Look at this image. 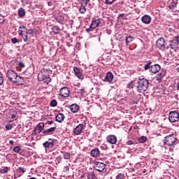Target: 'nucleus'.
I'll use <instances>...</instances> for the list:
<instances>
[{
    "label": "nucleus",
    "instance_id": "8",
    "mask_svg": "<svg viewBox=\"0 0 179 179\" xmlns=\"http://www.w3.org/2000/svg\"><path fill=\"white\" fill-rule=\"evenodd\" d=\"M17 73H16V72H15V71L13 70H8L6 72V78H8V79L9 80H10V82H14L15 79L17 78Z\"/></svg>",
    "mask_w": 179,
    "mask_h": 179
},
{
    "label": "nucleus",
    "instance_id": "44",
    "mask_svg": "<svg viewBox=\"0 0 179 179\" xmlns=\"http://www.w3.org/2000/svg\"><path fill=\"white\" fill-rule=\"evenodd\" d=\"M105 3L106 5H113V3H114V0H106Z\"/></svg>",
    "mask_w": 179,
    "mask_h": 179
},
{
    "label": "nucleus",
    "instance_id": "58",
    "mask_svg": "<svg viewBox=\"0 0 179 179\" xmlns=\"http://www.w3.org/2000/svg\"><path fill=\"white\" fill-rule=\"evenodd\" d=\"M9 143H10V145H13V143H15V142L11 140V141H10Z\"/></svg>",
    "mask_w": 179,
    "mask_h": 179
},
{
    "label": "nucleus",
    "instance_id": "30",
    "mask_svg": "<svg viewBox=\"0 0 179 179\" xmlns=\"http://www.w3.org/2000/svg\"><path fill=\"white\" fill-rule=\"evenodd\" d=\"M52 31L55 33V34H59V31H61V29L58 27V26H55L52 28Z\"/></svg>",
    "mask_w": 179,
    "mask_h": 179
},
{
    "label": "nucleus",
    "instance_id": "18",
    "mask_svg": "<svg viewBox=\"0 0 179 179\" xmlns=\"http://www.w3.org/2000/svg\"><path fill=\"white\" fill-rule=\"evenodd\" d=\"M160 69H161L160 65L159 64L152 65L151 69H150V72H151L152 73H157V72H159Z\"/></svg>",
    "mask_w": 179,
    "mask_h": 179
},
{
    "label": "nucleus",
    "instance_id": "13",
    "mask_svg": "<svg viewBox=\"0 0 179 179\" xmlns=\"http://www.w3.org/2000/svg\"><path fill=\"white\" fill-rule=\"evenodd\" d=\"M106 141L111 145H115L117 143V137L114 135H110L106 137Z\"/></svg>",
    "mask_w": 179,
    "mask_h": 179
},
{
    "label": "nucleus",
    "instance_id": "63",
    "mask_svg": "<svg viewBox=\"0 0 179 179\" xmlns=\"http://www.w3.org/2000/svg\"><path fill=\"white\" fill-rule=\"evenodd\" d=\"M81 92H85V90H81Z\"/></svg>",
    "mask_w": 179,
    "mask_h": 179
},
{
    "label": "nucleus",
    "instance_id": "60",
    "mask_svg": "<svg viewBox=\"0 0 179 179\" xmlns=\"http://www.w3.org/2000/svg\"><path fill=\"white\" fill-rule=\"evenodd\" d=\"M57 160H60V161H61V160H62V157H57Z\"/></svg>",
    "mask_w": 179,
    "mask_h": 179
},
{
    "label": "nucleus",
    "instance_id": "40",
    "mask_svg": "<svg viewBox=\"0 0 179 179\" xmlns=\"http://www.w3.org/2000/svg\"><path fill=\"white\" fill-rule=\"evenodd\" d=\"M29 34L30 36H34V31L33 29H28L27 31V34Z\"/></svg>",
    "mask_w": 179,
    "mask_h": 179
},
{
    "label": "nucleus",
    "instance_id": "36",
    "mask_svg": "<svg viewBox=\"0 0 179 179\" xmlns=\"http://www.w3.org/2000/svg\"><path fill=\"white\" fill-rule=\"evenodd\" d=\"M22 150V148H20V146H15L13 148V152L15 153H20V152Z\"/></svg>",
    "mask_w": 179,
    "mask_h": 179
},
{
    "label": "nucleus",
    "instance_id": "53",
    "mask_svg": "<svg viewBox=\"0 0 179 179\" xmlns=\"http://www.w3.org/2000/svg\"><path fill=\"white\" fill-rule=\"evenodd\" d=\"M127 145H134V141L132 140L127 141Z\"/></svg>",
    "mask_w": 179,
    "mask_h": 179
},
{
    "label": "nucleus",
    "instance_id": "24",
    "mask_svg": "<svg viewBox=\"0 0 179 179\" xmlns=\"http://www.w3.org/2000/svg\"><path fill=\"white\" fill-rule=\"evenodd\" d=\"M57 129V127H51L50 129L44 130L42 134H44L45 135H50L51 133L55 132Z\"/></svg>",
    "mask_w": 179,
    "mask_h": 179
},
{
    "label": "nucleus",
    "instance_id": "28",
    "mask_svg": "<svg viewBox=\"0 0 179 179\" xmlns=\"http://www.w3.org/2000/svg\"><path fill=\"white\" fill-rule=\"evenodd\" d=\"M8 171L9 168L8 166H2L1 168H0V173L1 174H3L4 173H8Z\"/></svg>",
    "mask_w": 179,
    "mask_h": 179
},
{
    "label": "nucleus",
    "instance_id": "59",
    "mask_svg": "<svg viewBox=\"0 0 179 179\" xmlns=\"http://www.w3.org/2000/svg\"><path fill=\"white\" fill-rule=\"evenodd\" d=\"M177 90H179V82L176 85Z\"/></svg>",
    "mask_w": 179,
    "mask_h": 179
},
{
    "label": "nucleus",
    "instance_id": "11",
    "mask_svg": "<svg viewBox=\"0 0 179 179\" xmlns=\"http://www.w3.org/2000/svg\"><path fill=\"white\" fill-rule=\"evenodd\" d=\"M55 142V140L52 138H50L48 141L43 143V145L45 149H48L50 148H52L54 146V143Z\"/></svg>",
    "mask_w": 179,
    "mask_h": 179
},
{
    "label": "nucleus",
    "instance_id": "55",
    "mask_svg": "<svg viewBox=\"0 0 179 179\" xmlns=\"http://www.w3.org/2000/svg\"><path fill=\"white\" fill-rule=\"evenodd\" d=\"M120 17H125V14L122 13V14L119 15L117 18L120 19Z\"/></svg>",
    "mask_w": 179,
    "mask_h": 179
},
{
    "label": "nucleus",
    "instance_id": "35",
    "mask_svg": "<svg viewBox=\"0 0 179 179\" xmlns=\"http://www.w3.org/2000/svg\"><path fill=\"white\" fill-rule=\"evenodd\" d=\"M147 138L146 136H141L140 138H138V142H140V143H145V142H146L147 141Z\"/></svg>",
    "mask_w": 179,
    "mask_h": 179
},
{
    "label": "nucleus",
    "instance_id": "48",
    "mask_svg": "<svg viewBox=\"0 0 179 179\" xmlns=\"http://www.w3.org/2000/svg\"><path fill=\"white\" fill-rule=\"evenodd\" d=\"M5 22V17H3L2 15H0V24H2Z\"/></svg>",
    "mask_w": 179,
    "mask_h": 179
},
{
    "label": "nucleus",
    "instance_id": "1",
    "mask_svg": "<svg viewBox=\"0 0 179 179\" xmlns=\"http://www.w3.org/2000/svg\"><path fill=\"white\" fill-rule=\"evenodd\" d=\"M149 87V81L146 78H141L137 82V91L139 93L146 92Z\"/></svg>",
    "mask_w": 179,
    "mask_h": 179
},
{
    "label": "nucleus",
    "instance_id": "25",
    "mask_svg": "<svg viewBox=\"0 0 179 179\" xmlns=\"http://www.w3.org/2000/svg\"><path fill=\"white\" fill-rule=\"evenodd\" d=\"M135 40V38L132 36H129L126 38V45H131V43Z\"/></svg>",
    "mask_w": 179,
    "mask_h": 179
},
{
    "label": "nucleus",
    "instance_id": "45",
    "mask_svg": "<svg viewBox=\"0 0 179 179\" xmlns=\"http://www.w3.org/2000/svg\"><path fill=\"white\" fill-rule=\"evenodd\" d=\"M11 43L13 44H16V43H19V40L17 39V38H11Z\"/></svg>",
    "mask_w": 179,
    "mask_h": 179
},
{
    "label": "nucleus",
    "instance_id": "17",
    "mask_svg": "<svg viewBox=\"0 0 179 179\" xmlns=\"http://www.w3.org/2000/svg\"><path fill=\"white\" fill-rule=\"evenodd\" d=\"M141 21L144 24H150V23L152 22V17H150V15H145L142 17Z\"/></svg>",
    "mask_w": 179,
    "mask_h": 179
},
{
    "label": "nucleus",
    "instance_id": "54",
    "mask_svg": "<svg viewBox=\"0 0 179 179\" xmlns=\"http://www.w3.org/2000/svg\"><path fill=\"white\" fill-rule=\"evenodd\" d=\"M18 65L20 68H24V64L23 62H20Z\"/></svg>",
    "mask_w": 179,
    "mask_h": 179
},
{
    "label": "nucleus",
    "instance_id": "42",
    "mask_svg": "<svg viewBox=\"0 0 179 179\" xmlns=\"http://www.w3.org/2000/svg\"><path fill=\"white\" fill-rule=\"evenodd\" d=\"M125 177V176H124V173H119L117 176H116V179H124Z\"/></svg>",
    "mask_w": 179,
    "mask_h": 179
},
{
    "label": "nucleus",
    "instance_id": "62",
    "mask_svg": "<svg viewBox=\"0 0 179 179\" xmlns=\"http://www.w3.org/2000/svg\"><path fill=\"white\" fill-rule=\"evenodd\" d=\"M178 72H179V68L177 69Z\"/></svg>",
    "mask_w": 179,
    "mask_h": 179
},
{
    "label": "nucleus",
    "instance_id": "22",
    "mask_svg": "<svg viewBox=\"0 0 179 179\" xmlns=\"http://www.w3.org/2000/svg\"><path fill=\"white\" fill-rule=\"evenodd\" d=\"M18 33L20 36H23L24 34H27V28L26 27L22 25L19 27Z\"/></svg>",
    "mask_w": 179,
    "mask_h": 179
},
{
    "label": "nucleus",
    "instance_id": "32",
    "mask_svg": "<svg viewBox=\"0 0 179 179\" xmlns=\"http://www.w3.org/2000/svg\"><path fill=\"white\" fill-rule=\"evenodd\" d=\"M144 69L145 71H148V69H152V62H150L147 64H145Z\"/></svg>",
    "mask_w": 179,
    "mask_h": 179
},
{
    "label": "nucleus",
    "instance_id": "5",
    "mask_svg": "<svg viewBox=\"0 0 179 179\" xmlns=\"http://www.w3.org/2000/svg\"><path fill=\"white\" fill-rule=\"evenodd\" d=\"M169 120L170 122H178L179 114L176 111H171L169 113Z\"/></svg>",
    "mask_w": 179,
    "mask_h": 179
},
{
    "label": "nucleus",
    "instance_id": "49",
    "mask_svg": "<svg viewBox=\"0 0 179 179\" xmlns=\"http://www.w3.org/2000/svg\"><path fill=\"white\" fill-rule=\"evenodd\" d=\"M127 87L129 89H134V82L131 81L130 83L128 84Z\"/></svg>",
    "mask_w": 179,
    "mask_h": 179
},
{
    "label": "nucleus",
    "instance_id": "61",
    "mask_svg": "<svg viewBox=\"0 0 179 179\" xmlns=\"http://www.w3.org/2000/svg\"><path fill=\"white\" fill-rule=\"evenodd\" d=\"M83 177H85V175H81L80 176V178H83Z\"/></svg>",
    "mask_w": 179,
    "mask_h": 179
},
{
    "label": "nucleus",
    "instance_id": "41",
    "mask_svg": "<svg viewBox=\"0 0 179 179\" xmlns=\"http://www.w3.org/2000/svg\"><path fill=\"white\" fill-rule=\"evenodd\" d=\"M176 2L173 1L171 3V4L169 6V9H173V8H176Z\"/></svg>",
    "mask_w": 179,
    "mask_h": 179
},
{
    "label": "nucleus",
    "instance_id": "14",
    "mask_svg": "<svg viewBox=\"0 0 179 179\" xmlns=\"http://www.w3.org/2000/svg\"><path fill=\"white\" fill-rule=\"evenodd\" d=\"M13 83H16V85H18V86H20L22 85H24V78L23 77H20V76L17 75V77H15Z\"/></svg>",
    "mask_w": 179,
    "mask_h": 179
},
{
    "label": "nucleus",
    "instance_id": "39",
    "mask_svg": "<svg viewBox=\"0 0 179 179\" xmlns=\"http://www.w3.org/2000/svg\"><path fill=\"white\" fill-rule=\"evenodd\" d=\"M12 128H13V125H12L11 124H7L6 125V129L7 131H10V129H12Z\"/></svg>",
    "mask_w": 179,
    "mask_h": 179
},
{
    "label": "nucleus",
    "instance_id": "37",
    "mask_svg": "<svg viewBox=\"0 0 179 179\" xmlns=\"http://www.w3.org/2000/svg\"><path fill=\"white\" fill-rule=\"evenodd\" d=\"M57 104H58V102H57V100H55V99H53L50 102L51 107H57Z\"/></svg>",
    "mask_w": 179,
    "mask_h": 179
},
{
    "label": "nucleus",
    "instance_id": "21",
    "mask_svg": "<svg viewBox=\"0 0 179 179\" xmlns=\"http://www.w3.org/2000/svg\"><path fill=\"white\" fill-rule=\"evenodd\" d=\"M24 75L27 78V79H29V78L31 77V75H33L34 71H33V69L31 68H28L25 71H24Z\"/></svg>",
    "mask_w": 179,
    "mask_h": 179
},
{
    "label": "nucleus",
    "instance_id": "51",
    "mask_svg": "<svg viewBox=\"0 0 179 179\" xmlns=\"http://www.w3.org/2000/svg\"><path fill=\"white\" fill-rule=\"evenodd\" d=\"M18 171H20L22 174H24V169H23L22 167H19L18 168Z\"/></svg>",
    "mask_w": 179,
    "mask_h": 179
},
{
    "label": "nucleus",
    "instance_id": "38",
    "mask_svg": "<svg viewBox=\"0 0 179 179\" xmlns=\"http://www.w3.org/2000/svg\"><path fill=\"white\" fill-rule=\"evenodd\" d=\"M94 29H96L95 27H93V25L91 24V25L90 26V27L88 29H86V31L87 33H90V31H93V30H94Z\"/></svg>",
    "mask_w": 179,
    "mask_h": 179
},
{
    "label": "nucleus",
    "instance_id": "33",
    "mask_svg": "<svg viewBox=\"0 0 179 179\" xmlns=\"http://www.w3.org/2000/svg\"><path fill=\"white\" fill-rule=\"evenodd\" d=\"M89 2H90V0H80V5L87 6Z\"/></svg>",
    "mask_w": 179,
    "mask_h": 179
},
{
    "label": "nucleus",
    "instance_id": "10",
    "mask_svg": "<svg viewBox=\"0 0 179 179\" xmlns=\"http://www.w3.org/2000/svg\"><path fill=\"white\" fill-rule=\"evenodd\" d=\"M59 94L62 96V97H69V94H71V92L69 91V88L66 87H62L59 90Z\"/></svg>",
    "mask_w": 179,
    "mask_h": 179
},
{
    "label": "nucleus",
    "instance_id": "46",
    "mask_svg": "<svg viewBox=\"0 0 179 179\" xmlns=\"http://www.w3.org/2000/svg\"><path fill=\"white\" fill-rule=\"evenodd\" d=\"M165 145L166 144H164V143L162 144V143H160L159 144V147L161 148L162 149V150H166V148Z\"/></svg>",
    "mask_w": 179,
    "mask_h": 179
},
{
    "label": "nucleus",
    "instance_id": "4",
    "mask_svg": "<svg viewBox=\"0 0 179 179\" xmlns=\"http://www.w3.org/2000/svg\"><path fill=\"white\" fill-rule=\"evenodd\" d=\"M107 165L100 162H96L94 164V168L96 171L99 173H106L107 171Z\"/></svg>",
    "mask_w": 179,
    "mask_h": 179
},
{
    "label": "nucleus",
    "instance_id": "3",
    "mask_svg": "<svg viewBox=\"0 0 179 179\" xmlns=\"http://www.w3.org/2000/svg\"><path fill=\"white\" fill-rule=\"evenodd\" d=\"M178 139L174 134H169L164 138V145H167L168 146H173L176 145Z\"/></svg>",
    "mask_w": 179,
    "mask_h": 179
},
{
    "label": "nucleus",
    "instance_id": "23",
    "mask_svg": "<svg viewBox=\"0 0 179 179\" xmlns=\"http://www.w3.org/2000/svg\"><path fill=\"white\" fill-rule=\"evenodd\" d=\"M65 120V115L62 113H59L56 117H55V121L57 122H62Z\"/></svg>",
    "mask_w": 179,
    "mask_h": 179
},
{
    "label": "nucleus",
    "instance_id": "16",
    "mask_svg": "<svg viewBox=\"0 0 179 179\" xmlns=\"http://www.w3.org/2000/svg\"><path fill=\"white\" fill-rule=\"evenodd\" d=\"M82 131H83V124H80L73 130V134L74 135H80L82 134Z\"/></svg>",
    "mask_w": 179,
    "mask_h": 179
},
{
    "label": "nucleus",
    "instance_id": "52",
    "mask_svg": "<svg viewBox=\"0 0 179 179\" xmlns=\"http://www.w3.org/2000/svg\"><path fill=\"white\" fill-rule=\"evenodd\" d=\"M57 20L59 23H61V22H62V20H64V17L63 16H60V19L59 18H57Z\"/></svg>",
    "mask_w": 179,
    "mask_h": 179
},
{
    "label": "nucleus",
    "instance_id": "20",
    "mask_svg": "<svg viewBox=\"0 0 179 179\" xmlns=\"http://www.w3.org/2000/svg\"><path fill=\"white\" fill-rule=\"evenodd\" d=\"M69 108L71 111V113H76L78 111H79L80 106H78L76 103H73L69 106Z\"/></svg>",
    "mask_w": 179,
    "mask_h": 179
},
{
    "label": "nucleus",
    "instance_id": "9",
    "mask_svg": "<svg viewBox=\"0 0 179 179\" xmlns=\"http://www.w3.org/2000/svg\"><path fill=\"white\" fill-rule=\"evenodd\" d=\"M44 127H45L44 123H43V122L39 123L36 126V127H35L34 129V135L37 136V135H38V134H41L43 131V130L44 129Z\"/></svg>",
    "mask_w": 179,
    "mask_h": 179
},
{
    "label": "nucleus",
    "instance_id": "50",
    "mask_svg": "<svg viewBox=\"0 0 179 179\" xmlns=\"http://www.w3.org/2000/svg\"><path fill=\"white\" fill-rule=\"evenodd\" d=\"M63 171H64V173L69 171V166H64L63 169Z\"/></svg>",
    "mask_w": 179,
    "mask_h": 179
},
{
    "label": "nucleus",
    "instance_id": "12",
    "mask_svg": "<svg viewBox=\"0 0 179 179\" xmlns=\"http://www.w3.org/2000/svg\"><path fill=\"white\" fill-rule=\"evenodd\" d=\"M74 73L78 78V79H80L81 80H83L85 79V76L82 75V73L80 72V69L78 68L77 66H75L73 69Z\"/></svg>",
    "mask_w": 179,
    "mask_h": 179
},
{
    "label": "nucleus",
    "instance_id": "26",
    "mask_svg": "<svg viewBox=\"0 0 179 179\" xmlns=\"http://www.w3.org/2000/svg\"><path fill=\"white\" fill-rule=\"evenodd\" d=\"M101 22L100 21V19H97L93 20L91 24L96 29V27H99V25L101 24Z\"/></svg>",
    "mask_w": 179,
    "mask_h": 179
},
{
    "label": "nucleus",
    "instance_id": "43",
    "mask_svg": "<svg viewBox=\"0 0 179 179\" xmlns=\"http://www.w3.org/2000/svg\"><path fill=\"white\" fill-rule=\"evenodd\" d=\"M3 84V76L2 73L0 72V86Z\"/></svg>",
    "mask_w": 179,
    "mask_h": 179
},
{
    "label": "nucleus",
    "instance_id": "29",
    "mask_svg": "<svg viewBox=\"0 0 179 179\" xmlns=\"http://www.w3.org/2000/svg\"><path fill=\"white\" fill-rule=\"evenodd\" d=\"M79 12L80 13H82L83 15L86 13V6H80L79 8Z\"/></svg>",
    "mask_w": 179,
    "mask_h": 179
},
{
    "label": "nucleus",
    "instance_id": "56",
    "mask_svg": "<svg viewBox=\"0 0 179 179\" xmlns=\"http://www.w3.org/2000/svg\"><path fill=\"white\" fill-rule=\"evenodd\" d=\"M47 124H48V125H52V124H54V121H48L47 122Z\"/></svg>",
    "mask_w": 179,
    "mask_h": 179
},
{
    "label": "nucleus",
    "instance_id": "19",
    "mask_svg": "<svg viewBox=\"0 0 179 179\" xmlns=\"http://www.w3.org/2000/svg\"><path fill=\"white\" fill-rule=\"evenodd\" d=\"M91 156L92 157H99V156H100V150H99V148H95L93 150H92Z\"/></svg>",
    "mask_w": 179,
    "mask_h": 179
},
{
    "label": "nucleus",
    "instance_id": "7",
    "mask_svg": "<svg viewBox=\"0 0 179 179\" xmlns=\"http://www.w3.org/2000/svg\"><path fill=\"white\" fill-rule=\"evenodd\" d=\"M156 44L157 48H159L162 51H164V50L166 49V41L164 40V38H159L157 41Z\"/></svg>",
    "mask_w": 179,
    "mask_h": 179
},
{
    "label": "nucleus",
    "instance_id": "47",
    "mask_svg": "<svg viewBox=\"0 0 179 179\" xmlns=\"http://www.w3.org/2000/svg\"><path fill=\"white\" fill-rule=\"evenodd\" d=\"M24 40V41L26 43L28 40L27 38V34H22V36H21Z\"/></svg>",
    "mask_w": 179,
    "mask_h": 179
},
{
    "label": "nucleus",
    "instance_id": "6",
    "mask_svg": "<svg viewBox=\"0 0 179 179\" xmlns=\"http://www.w3.org/2000/svg\"><path fill=\"white\" fill-rule=\"evenodd\" d=\"M178 44H179V35L174 36L173 40L169 41V45L171 48H172V50L178 48Z\"/></svg>",
    "mask_w": 179,
    "mask_h": 179
},
{
    "label": "nucleus",
    "instance_id": "57",
    "mask_svg": "<svg viewBox=\"0 0 179 179\" xmlns=\"http://www.w3.org/2000/svg\"><path fill=\"white\" fill-rule=\"evenodd\" d=\"M11 118L12 120H15L16 118V115H12Z\"/></svg>",
    "mask_w": 179,
    "mask_h": 179
},
{
    "label": "nucleus",
    "instance_id": "34",
    "mask_svg": "<svg viewBox=\"0 0 179 179\" xmlns=\"http://www.w3.org/2000/svg\"><path fill=\"white\" fill-rule=\"evenodd\" d=\"M163 75L162 73H159L158 75L156 76V79L158 82H162V80L163 79Z\"/></svg>",
    "mask_w": 179,
    "mask_h": 179
},
{
    "label": "nucleus",
    "instance_id": "31",
    "mask_svg": "<svg viewBox=\"0 0 179 179\" xmlns=\"http://www.w3.org/2000/svg\"><path fill=\"white\" fill-rule=\"evenodd\" d=\"M63 157L65 160H69V159H71V154L69 152H64L63 154Z\"/></svg>",
    "mask_w": 179,
    "mask_h": 179
},
{
    "label": "nucleus",
    "instance_id": "2",
    "mask_svg": "<svg viewBox=\"0 0 179 179\" xmlns=\"http://www.w3.org/2000/svg\"><path fill=\"white\" fill-rule=\"evenodd\" d=\"M48 72V70H43L41 71L38 74V80L39 82H44V83H50L51 82V78H50V75L47 73Z\"/></svg>",
    "mask_w": 179,
    "mask_h": 179
},
{
    "label": "nucleus",
    "instance_id": "15",
    "mask_svg": "<svg viewBox=\"0 0 179 179\" xmlns=\"http://www.w3.org/2000/svg\"><path fill=\"white\" fill-rule=\"evenodd\" d=\"M113 79H114V75L111 72L107 73L103 82H108V83H111L113 82Z\"/></svg>",
    "mask_w": 179,
    "mask_h": 179
},
{
    "label": "nucleus",
    "instance_id": "27",
    "mask_svg": "<svg viewBox=\"0 0 179 179\" xmlns=\"http://www.w3.org/2000/svg\"><path fill=\"white\" fill-rule=\"evenodd\" d=\"M26 15V11L24 10V8H20L18 10V15L20 17H23Z\"/></svg>",
    "mask_w": 179,
    "mask_h": 179
}]
</instances>
